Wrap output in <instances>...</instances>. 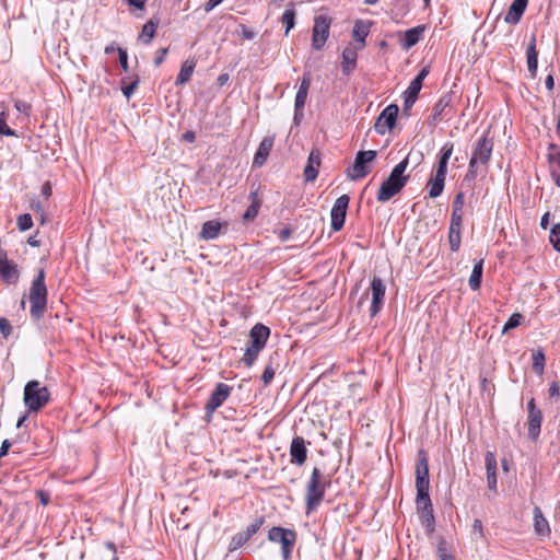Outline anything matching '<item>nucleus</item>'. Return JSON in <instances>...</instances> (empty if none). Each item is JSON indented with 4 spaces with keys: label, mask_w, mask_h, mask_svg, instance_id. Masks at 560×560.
<instances>
[{
    "label": "nucleus",
    "mask_w": 560,
    "mask_h": 560,
    "mask_svg": "<svg viewBox=\"0 0 560 560\" xmlns=\"http://www.w3.org/2000/svg\"><path fill=\"white\" fill-rule=\"evenodd\" d=\"M487 469V481L490 490H497V458L492 452H487L485 456Z\"/></svg>",
    "instance_id": "nucleus-24"
},
{
    "label": "nucleus",
    "mask_w": 560,
    "mask_h": 560,
    "mask_svg": "<svg viewBox=\"0 0 560 560\" xmlns=\"http://www.w3.org/2000/svg\"><path fill=\"white\" fill-rule=\"evenodd\" d=\"M398 112L399 108L395 104L385 107L376 119L374 125L375 131L380 135H384L386 130H390L396 124Z\"/></svg>",
    "instance_id": "nucleus-12"
},
{
    "label": "nucleus",
    "mask_w": 560,
    "mask_h": 560,
    "mask_svg": "<svg viewBox=\"0 0 560 560\" xmlns=\"http://www.w3.org/2000/svg\"><path fill=\"white\" fill-rule=\"evenodd\" d=\"M370 33V27L363 21H357L352 30V36L359 43L357 47L363 49L365 47V38Z\"/></svg>",
    "instance_id": "nucleus-30"
},
{
    "label": "nucleus",
    "mask_w": 560,
    "mask_h": 560,
    "mask_svg": "<svg viewBox=\"0 0 560 560\" xmlns=\"http://www.w3.org/2000/svg\"><path fill=\"white\" fill-rule=\"evenodd\" d=\"M242 28V35L245 39H252L254 38L255 34L253 31H250L249 28H247L245 25H242L241 26Z\"/></svg>",
    "instance_id": "nucleus-63"
},
{
    "label": "nucleus",
    "mask_w": 560,
    "mask_h": 560,
    "mask_svg": "<svg viewBox=\"0 0 560 560\" xmlns=\"http://www.w3.org/2000/svg\"><path fill=\"white\" fill-rule=\"evenodd\" d=\"M453 153V143H445L441 151L439 165L435 177L429 182V196L431 198L439 197L444 189V183L447 172V163Z\"/></svg>",
    "instance_id": "nucleus-6"
},
{
    "label": "nucleus",
    "mask_w": 560,
    "mask_h": 560,
    "mask_svg": "<svg viewBox=\"0 0 560 560\" xmlns=\"http://www.w3.org/2000/svg\"><path fill=\"white\" fill-rule=\"evenodd\" d=\"M265 346H262L260 342L256 341L255 339H249V345L245 349V353L243 357V362L247 366H252L255 360L257 359L259 352L264 349Z\"/></svg>",
    "instance_id": "nucleus-27"
},
{
    "label": "nucleus",
    "mask_w": 560,
    "mask_h": 560,
    "mask_svg": "<svg viewBox=\"0 0 560 560\" xmlns=\"http://www.w3.org/2000/svg\"><path fill=\"white\" fill-rule=\"evenodd\" d=\"M527 69L532 78L537 74L538 51L536 49V35L533 34L526 48Z\"/></svg>",
    "instance_id": "nucleus-19"
},
{
    "label": "nucleus",
    "mask_w": 560,
    "mask_h": 560,
    "mask_svg": "<svg viewBox=\"0 0 560 560\" xmlns=\"http://www.w3.org/2000/svg\"><path fill=\"white\" fill-rule=\"evenodd\" d=\"M222 224L219 221L210 220L202 224L200 237L202 240H214L219 236Z\"/></svg>",
    "instance_id": "nucleus-29"
},
{
    "label": "nucleus",
    "mask_w": 560,
    "mask_h": 560,
    "mask_svg": "<svg viewBox=\"0 0 560 560\" xmlns=\"http://www.w3.org/2000/svg\"><path fill=\"white\" fill-rule=\"evenodd\" d=\"M422 84L418 80H412L406 91L405 105H412L418 97Z\"/></svg>",
    "instance_id": "nucleus-35"
},
{
    "label": "nucleus",
    "mask_w": 560,
    "mask_h": 560,
    "mask_svg": "<svg viewBox=\"0 0 560 560\" xmlns=\"http://www.w3.org/2000/svg\"><path fill=\"white\" fill-rule=\"evenodd\" d=\"M359 47L349 44L342 51L341 69L343 74L349 75L357 67Z\"/></svg>",
    "instance_id": "nucleus-18"
},
{
    "label": "nucleus",
    "mask_w": 560,
    "mask_h": 560,
    "mask_svg": "<svg viewBox=\"0 0 560 560\" xmlns=\"http://www.w3.org/2000/svg\"><path fill=\"white\" fill-rule=\"evenodd\" d=\"M291 233H292L291 229H290V228H288V226H285V228H283V229L279 232V238H280L282 242H285L287 240H289V238H290Z\"/></svg>",
    "instance_id": "nucleus-60"
},
{
    "label": "nucleus",
    "mask_w": 560,
    "mask_h": 560,
    "mask_svg": "<svg viewBox=\"0 0 560 560\" xmlns=\"http://www.w3.org/2000/svg\"><path fill=\"white\" fill-rule=\"evenodd\" d=\"M223 0H208L205 3V11L208 13L212 11L217 5H219Z\"/></svg>",
    "instance_id": "nucleus-59"
},
{
    "label": "nucleus",
    "mask_w": 560,
    "mask_h": 560,
    "mask_svg": "<svg viewBox=\"0 0 560 560\" xmlns=\"http://www.w3.org/2000/svg\"><path fill=\"white\" fill-rule=\"evenodd\" d=\"M0 135L15 137L16 133L7 125V117L4 113H0Z\"/></svg>",
    "instance_id": "nucleus-45"
},
{
    "label": "nucleus",
    "mask_w": 560,
    "mask_h": 560,
    "mask_svg": "<svg viewBox=\"0 0 560 560\" xmlns=\"http://www.w3.org/2000/svg\"><path fill=\"white\" fill-rule=\"evenodd\" d=\"M36 495L39 498L43 505H47L50 502V494L44 490H37Z\"/></svg>",
    "instance_id": "nucleus-58"
},
{
    "label": "nucleus",
    "mask_w": 560,
    "mask_h": 560,
    "mask_svg": "<svg viewBox=\"0 0 560 560\" xmlns=\"http://www.w3.org/2000/svg\"><path fill=\"white\" fill-rule=\"evenodd\" d=\"M311 80L308 77H303L299 90L308 92Z\"/></svg>",
    "instance_id": "nucleus-61"
},
{
    "label": "nucleus",
    "mask_w": 560,
    "mask_h": 560,
    "mask_svg": "<svg viewBox=\"0 0 560 560\" xmlns=\"http://www.w3.org/2000/svg\"><path fill=\"white\" fill-rule=\"evenodd\" d=\"M167 48H160L156 54H155V58H154V65L156 67H160L163 62H164V59L167 55Z\"/></svg>",
    "instance_id": "nucleus-55"
},
{
    "label": "nucleus",
    "mask_w": 560,
    "mask_h": 560,
    "mask_svg": "<svg viewBox=\"0 0 560 560\" xmlns=\"http://www.w3.org/2000/svg\"><path fill=\"white\" fill-rule=\"evenodd\" d=\"M156 28L158 22H154L153 20L148 21L142 27L140 39L148 45L154 37Z\"/></svg>",
    "instance_id": "nucleus-36"
},
{
    "label": "nucleus",
    "mask_w": 560,
    "mask_h": 560,
    "mask_svg": "<svg viewBox=\"0 0 560 560\" xmlns=\"http://www.w3.org/2000/svg\"><path fill=\"white\" fill-rule=\"evenodd\" d=\"M550 173L557 186L560 187V150L556 144L549 145Z\"/></svg>",
    "instance_id": "nucleus-23"
},
{
    "label": "nucleus",
    "mask_w": 560,
    "mask_h": 560,
    "mask_svg": "<svg viewBox=\"0 0 560 560\" xmlns=\"http://www.w3.org/2000/svg\"><path fill=\"white\" fill-rule=\"evenodd\" d=\"M416 509L417 511L429 509L432 501L429 494L430 477H429V463L427 455L423 451L419 452L418 462L416 466Z\"/></svg>",
    "instance_id": "nucleus-1"
},
{
    "label": "nucleus",
    "mask_w": 560,
    "mask_h": 560,
    "mask_svg": "<svg viewBox=\"0 0 560 560\" xmlns=\"http://www.w3.org/2000/svg\"><path fill=\"white\" fill-rule=\"evenodd\" d=\"M33 225V219L32 215L28 213L21 214L18 218V226L21 231H27Z\"/></svg>",
    "instance_id": "nucleus-44"
},
{
    "label": "nucleus",
    "mask_w": 560,
    "mask_h": 560,
    "mask_svg": "<svg viewBox=\"0 0 560 560\" xmlns=\"http://www.w3.org/2000/svg\"><path fill=\"white\" fill-rule=\"evenodd\" d=\"M464 202H465V195H464V192L459 191L453 200L452 212H455V213L463 212Z\"/></svg>",
    "instance_id": "nucleus-48"
},
{
    "label": "nucleus",
    "mask_w": 560,
    "mask_h": 560,
    "mask_svg": "<svg viewBox=\"0 0 560 560\" xmlns=\"http://www.w3.org/2000/svg\"><path fill=\"white\" fill-rule=\"evenodd\" d=\"M408 166V156L399 162L390 172L389 176L382 183L378 192L377 201L386 202L396 196L407 184L408 177L404 175Z\"/></svg>",
    "instance_id": "nucleus-2"
},
{
    "label": "nucleus",
    "mask_w": 560,
    "mask_h": 560,
    "mask_svg": "<svg viewBox=\"0 0 560 560\" xmlns=\"http://www.w3.org/2000/svg\"><path fill=\"white\" fill-rule=\"evenodd\" d=\"M117 51H118L119 63H120L122 70L125 72H127L129 69L127 51L122 48H117Z\"/></svg>",
    "instance_id": "nucleus-51"
},
{
    "label": "nucleus",
    "mask_w": 560,
    "mask_h": 560,
    "mask_svg": "<svg viewBox=\"0 0 560 560\" xmlns=\"http://www.w3.org/2000/svg\"><path fill=\"white\" fill-rule=\"evenodd\" d=\"M320 165V153L317 150L311 151L307 164L304 168V177L306 182H313L318 175V167Z\"/></svg>",
    "instance_id": "nucleus-20"
},
{
    "label": "nucleus",
    "mask_w": 560,
    "mask_h": 560,
    "mask_svg": "<svg viewBox=\"0 0 560 560\" xmlns=\"http://www.w3.org/2000/svg\"><path fill=\"white\" fill-rule=\"evenodd\" d=\"M273 376H275L273 368L271 365L266 366L262 372V375H261L262 382L267 385L272 381Z\"/></svg>",
    "instance_id": "nucleus-53"
},
{
    "label": "nucleus",
    "mask_w": 560,
    "mask_h": 560,
    "mask_svg": "<svg viewBox=\"0 0 560 560\" xmlns=\"http://www.w3.org/2000/svg\"><path fill=\"white\" fill-rule=\"evenodd\" d=\"M385 291L386 287L384 281L380 277L374 276L371 281L372 304L370 307V315L372 317L381 312L384 304Z\"/></svg>",
    "instance_id": "nucleus-13"
},
{
    "label": "nucleus",
    "mask_w": 560,
    "mask_h": 560,
    "mask_svg": "<svg viewBox=\"0 0 560 560\" xmlns=\"http://www.w3.org/2000/svg\"><path fill=\"white\" fill-rule=\"evenodd\" d=\"M350 197L348 195H341L335 201L330 211V225L335 232L340 231L345 225L347 215V209L349 207Z\"/></svg>",
    "instance_id": "nucleus-11"
},
{
    "label": "nucleus",
    "mask_w": 560,
    "mask_h": 560,
    "mask_svg": "<svg viewBox=\"0 0 560 560\" xmlns=\"http://www.w3.org/2000/svg\"><path fill=\"white\" fill-rule=\"evenodd\" d=\"M424 31V25H418L416 27L407 30L405 32L404 39L400 42V47L405 50H408L415 45H417L420 42Z\"/></svg>",
    "instance_id": "nucleus-21"
},
{
    "label": "nucleus",
    "mask_w": 560,
    "mask_h": 560,
    "mask_svg": "<svg viewBox=\"0 0 560 560\" xmlns=\"http://www.w3.org/2000/svg\"><path fill=\"white\" fill-rule=\"evenodd\" d=\"M281 21L285 25V35H288L290 30L293 28L295 24L294 9L285 10L284 13L282 14Z\"/></svg>",
    "instance_id": "nucleus-39"
},
{
    "label": "nucleus",
    "mask_w": 560,
    "mask_h": 560,
    "mask_svg": "<svg viewBox=\"0 0 560 560\" xmlns=\"http://www.w3.org/2000/svg\"><path fill=\"white\" fill-rule=\"evenodd\" d=\"M269 335H270V329L267 326H265L262 324H256L250 329L249 339H255L256 341H258L262 346H265L269 338Z\"/></svg>",
    "instance_id": "nucleus-31"
},
{
    "label": "nucleus",
    "mask_w": 560,
    "mask_h": 560,
    "mask_svg": "<svg viewBox=\"0 0 560 560\" xmlns=\"http://www.w3.org/2000/svg\"><path fill=\"white\" fill-rule=\"evenodd\" d=\"M308 92L299 90L295 95L294 109H296V116L300 110H303Z\"/></svg>",
    "instance_id": "nucleus-43"
},
{
    "label": "nucleus",
    "mask_w": 560,
    "mask_h": 560,
    "mask_svg": "<svg viewBox=\"0 0 560 560\" xmlns=\"http://www.w3.org/2000/svg\"><path fill=\"white\" fill-rule=\"evenodd\" d=\"M493 149V141L488 138L487 135H483L476 143V147L472 151L467 177L475 178L478 171V163L482 165H487L490 161L491 153Z\"/></svg>",
    "instance_id": "nucleus-7"
},
{
    "label": "nucleus",
    "mask_w": 560,
    "mask_h": 560,
    "mask_svg": "<svg viewBox=\"0 0 560 560\" xmlns=\"http://www.w3.org/2000/svg\"><path fill=\"white\" fill-rule=\"evenodd\" d=\"M232 387L225 383H219L208 399L205 409L208 415L213 413L228 399Z\"/></svg>",
    "instance_id": "nucleus-14"
},
{
    "label": "nucleus",
    "mask_w": 560,
    "mask_h": 560,
    "mask_svg": "<svg viewBox=\"0 0 560 560\" xmlns=\"http://www.w3.org/2000/svg\"><path fill=\"white\" fill-rule=\"evenodd\" d=\"M482 268H483V260L480 259L478 262L475 264L472 272L469 277L468 284L471 290H478L480 288L481 278H482Z\"/></svg>",
    "instance_id": "nucleus-32"
},
{
    "label": "nucleus",
    "mask_w": 560,
    "mask_h": 560,
    "mask_svg": "<svg viewBox=\"0 0 560 560\" xmlns=\"http://www.w3.org/2000/svg\"><path fill=\"white\" fill-rule=\"evenodd\" d=\"M50 398L49 390L46 386H40L38 381H30L24 387V404L28 411L40 410Z\"/></svg>",
    "instance_id": "nucleus-5"
},
{
    "label": "nucleus",
    "mask_w": 560,
    "mask_h": 560,
    "mask_svg": "<svg viewBox=\"0 0 560 560\" xmlns=\"http://www.w3.org/2000/svg\"><path fill=\"white\" fill-rule=\"evenodd\" d=\"M265 522L264 517H259L255 520L252 524H249L244 532H242L248 539H250L262 526Z\"/></svg>",
    "instance_id": "nucleus-42"
},
{
    "label": "nucleus",
    "mask_w": 560,
    "mask_h": 560,
    "mask_svg": "<svg viewBox=\"0 0 560 560\" xmlns=\"http://www.w3.org/2000/svg\"><path fill=\"white\" fill-rule=\"evenodd\" d=\"M463 212H452L450 229L462 230Z\"/></svg>",
    "instance_id": "nucleus-50"
},
{
    "label": "nucleus",
    "mask_w": 560,
    "mask_h": 560,
    "mask_svg": "<svg viewBox=\"0 0 560 560\" xmlns=\"http://www.w3.org/2000/svg\"><path fill=\"white\" fill-rule=\"evenodd\" d=\"M550 398H558L560 396V388L557 382H552L548 389Z\"/></svg>",
    "instance_id": "nucleus-57"
},
{
    "label": "nucleus",
    "mask_w": 560,
    "mask_h": 560,
    "mask_svg": "<svg viewBox=\"0 0 560 560\" xmlns=\"http://www.w3.org/2000/svg\"><path fill=\"white\" fill-rule=\"evenodd\" d=\"M472 529L475 532H478L481 536L483 535V527H482V523L480 520L477 518L474 521Z\"/></svg>",
    "instance_id": "nucleus-64"
},
{
    "label": "nucleus",
    "mask_w": 560,
    "mask_h": 560,
    "mask_svg": "<svg viewBox=\"0 0 560 560\" xmlns=\"http://www.w3.org/2000/svg\"><path fill=\"white\" fill-rule=\"evenodd\" d=\"M462 230L450 229L448 231V243L452 252H457L462 242Z\"/></svg>",
    "instance_id": "nucleus-38"
},
{
    "label": "nucleus",
    "mask_w": 560,
    "mask_h": 560,
    "mask_svg": "<svg viewBox=\"0 0 560 560\" xmlns=\"http://www.w3.org/2000/svg\"><path fill=\"white\" fill-rule=\"evenodd\" d=\"M419 515L420 523L425 528L428 535H432L435 530V517L433 514V505L429 506V509L417 511Z\"/></svg>",
    "instance_id": "nucleus-26"
},
{
    "label": "nucleus",
    "mask_w": 560,
    "mask_h": 560,
    "mask_svg": "<svg viewBox=\"0 0 560 560\" xmlns=\"http://www.w3.org/2000/svg\"><path fill=\"white\" fill-rule=\"evenodd\" d=\"M328 486H330L329 477H325L318 468H314L306 488L307 514L319 505Z\"/></svg>",
    "instance_id": "nucleus-4"
},
{
    "label": "nucleus",
    "mask_w": 560,
    "mask_h": 560,
    "mask_svg": "<svg viewBox=\"0 0 560 560\" xmlns=\"http://www.w3.org/2000/svg\"><path fill=\"white\" fill-rule=\"evenodd\" d=\"M249 197L252 199V205L246 209L245 213L243 214V219L246 221L254 220L257 217L260 207V200L257 198V192H250Z\"/></svg>",
    "instance_id": "nucleus-34"
},
{
    "label": "nucleus",
    "mask_w": 560,
    "mask_h": 560,
    "mask_svg": "<svg viewBox=\"0 0 560 560\" xmlns=\"http://www.w3.org/2000/svg\"><path fill=\"white\" fill-rule=\"evenodd\" d=\"M138 83H139V80H135L132 81L130 84H128L127 86L122 88V93L124 95L129 98L136 91L137 86H138Z\"/></svg>",
    "instance_id": "nucleus-56"
},
{
    "label": "nucleus",
    "mask_w": 560,
    "mask_h": 560,
    "mask_svg": "<svg viewBox=\"0 0 560 560\" xmlns=\"http://www.w3.org/2000/svg\"><path fill=\"white\" fill-rule=\"evenodd\" d=\"M438 556L440 560H455L454 556L447 552L446 541L441 539L438 545Z\"/></svg>",
    "instance_id": "nucleus-47"
},
{
    "label": "nucleus",
    "mask_w": 560,
    "mask_h": 560,
    "mask_svg": "<svg viewBox=\"0 0 560 560\" xmlns=\"http://www.w3.org/2000/svg\"><path fill=\"white\" fill-rule=\"evenodd\" d=\"M541 421V411L528 413V436L530 440L536 441L538 439L540 433Z\"/></svg>",
    "instance_id": "nucleus-28"
},
{
    "label": "nucleus",
    "mask_w": 560,
    "mask_h": 560,
    "mask_svg": "<svg viewBox=\"0 0 560 560\" xmlns=\"http://www.w3.org/2000/svg\"><path fill=\"white\" fill-rule=\"evenodd\" d=\"M195 69V62L186 60L180 68V71L176 78V84L182 85L186 82H188L192 75Z\"/></svg>",
    "instance_id": "nucleus-33"
},
{
    "label": "nucleus",
    "mask_w": 560,
    "mask_h": 560,
    "mask_svg": "<svg viewBox=\"0 0 560 560\" xmlns=\"http://www.w3.org/2000/svg\"><path fill=\"white\" fill-rule=\"evenodd\" d=\"M291 462L298 466H302L307 458V448L305 440L302 436L293 438L290 445Z\"/></svg>",
    "instance_id": "nucleus-16"
},
{
    "label": "nucleus",
    "mask_w": 560,
    "mask_h": 560,
    "mask_svg": "<svg viewBox=\"0 0 560 560\" xmlns=\"http://www.w3.org/2000/svg\"><path fill=\"white\" fill-rule=\"evenodd\" d=\"M546 357L544 350L539 348L533 353V370L536 374L542 375L545 371Z\"/></svg>",
    "instance_id": "nucleus-37"
},
{
    "label": "nucleus",
    "mask_w": 560,
    "mask_h": 560,
    "mask_svg": "<svg viewBox=\"0 0 560 560\" xmlns=\"http://www.w3.org/2000/svg\"><path fill=\"white\" fill-rule=\"evenodd\" d=\"M14 107L16 108L18 112L25 114V115H28L31 112V104H28L25 101H20V100L15 101Z\"/></svg>",
    "instance_id": "nucleus-52"
},
{
    "label": "nucleus",
    "mask_w": 560,
    "mask_h": 560,
    "mask_svg": "<svg viewBox=\"0 0 560 560\" xmlns=\"http://www.w3.org/2000/svg\"><path fill=\"white\" fill-rule=\"evenodd\" d=\"M550 242L553 245L555 249L560 253V223L556 224L551 229Z\"/></svg>",
    "instance_id": "nucleus-46"
},
{
    "label": "nucleus",
    "mask_w": 560,
    "mask_h": 560,
    "mask_svg": "<svg viewBox=\"0 0 560 560\" xmlns=\"http://www.w3.org/2000/svg\"><path fill=\"white\" fill-rule=\"evenodd\" d=\"M527 4L528 0H513L504 16V22L512 25L518 24L527 8Z\"/></svg>",
    "instance_id": "nucleus-17"
},
{
    "label": "nucleus",
    "mask_w": 560,
    "mask_h": 560,
    "mask_svg": "<svg viewBox=\"0 0 560 560\" xmlns=\"http://www.w3.org/2000/svg\"><path fill=\"white\" fill-rule=\"evenodd\" d=\"M273 143H275L273 136H267L261 140V142L259 143L258 150L254 156L255 165L261 166L267 161V158L273 147Z\"/></svg>",
    "instance_id": "nucleus-22"
},
{
    "label": "nucleus",
    "mask_w": 560,
    "mask_h": 560,
    "mask_svg": "<svg viewBox=\"0 0 560 560\" xmlns=\"http://www.w3.org/2000/svg\"><path fill=\"white\" fill-rule=\"evenodd\" d=\"M11 446V443L9 442V440H4L0 446V458L5 456L8 454V451Z\"/></svg>",
    "instance_id": "nucleus-62"
},
{
    "label": "nucleus",
    "mask_w": 560,
    "mask_h": 560,
    "mask_svg": "<svg viewBox=\"0 0 560 560\" xmlns=\"http://www.w3.org/2000/svg\"><path fill=\"white\" fill-rule=\"evenodd\" d=\"M28 300L31 303L30 313L35 319H39L47 306V287L45 283V270L42 268L38 270L36 278L33 280Z\"/></svg>",
    "instance_id": "nucleus-3"
},
{
    "label": "nucleus",
    "mask_w": 560,
    "mask_h": 560,
    "mask_svg": "<svg viewBox=\"0 0 560 560\" xmlns=\"http://www.w3.org/2000/svg\"><path fill=\"white\" fill-rule=\"evenodd\" d=\"M523 319V316L520 313H514L511 315V317L508 319V322L504 324L502 328V332L505 334L511 329L516 328L521 325V320Z\"/></svg>",
    "instance_id": "nucleus-40"
},
{
    "label": "nucleus",
    "mask_w": 560,
    "mask_h": 560,
    "mask_svg": "<svg viewBox=\"0 0 560 560\" xmlns=\"http://www.w3.org/2000/svg\"><path fill=\"white\" fill-rule=\"evenodd\" d=\"M12 331L13 328L10 322L4 317H0V334L2 337L7 339L9 336H11Z\"/></svg>",
    "instance_id": "nucleus-49"
},
{
    "label": "nucleus",
    "mask_w": 560,
    "mask_h": 560,
    "mask_svg": "<svg viewBox=\"0 0 560 560\" xmlns=\"http://www.w3.org/2000/svg\"><path fill=\"white\" fill-rule=\"evenodd\" d=\"M106 551L108 552V557H109V560H118V557H117V550H116V546L113 541H107L105 542L104 545Z\"/></svg>",
    "instance_id": "nucleus-54"
},
{
    "label": "nucleus",
    "mask_w": 560,
    "mask_h": 560,
    "mask_svg": "<svg viewBox=\"0 0 560 560\" xmlns=\"http://www.w3.org/2000/svg\"><path fill=\"white\" fill-rule=\"evenodd\" d=\"M376 151H359L355 155L351 170H348V176L352 180H359L370 173L369 164L376 159Z\"/></svg>",
    "instance_id": "nucleus-9"
},
{
    "label": "nucleus",
    "mask_w": 560,
    "mask_h": 560,
    "mask_svg": "<svg viewBox=\"0 0 560 560\" xmlns=\"http://www.w3.org/2000/svg\"><path fill=\"white\" fill-rule=\"evenodd\" d=\"M0 279L8 284L16 283L19 280L18 266L10 261L7 253L0 248Z\"/></svg>",
    "instance_id": "nucleus-15"
},
{
    "label": "nucleus",
    "mask_w": 560,
    "mask_h": 560,
    "mask_svg": "<svg viewBox=\"0 0 560 560\" xmlns=\"http://www.w3.org/2000/svg\"><path fill=\"white\" fill-rule=\"evenodd\" d=\"M268 539L271 542H279L281 545L282 557L287 560L290 558L295 545L296 533L293 529L275 526L268 532Z\"/></svg>",
    "instance_id": "nucleus-8"
},
{
    "label": "nucleus",
    "mask_w": 560,
    "mask_h": 560,
    "mask_svg": "<svg viewBox=\"0 0 560 560\" xmlns=\"http://www.w3.org/2000/svg\"><path fill=\"white\" fill-rule=\"evenodd\" d=\"M249 539L241 532L234 535L231 539L229 549L230 551H234L242 546H244Z\"/></svg>",
    "instance_id": "nucleus-41"
},
{
    "label": "nucleus",
    "mask_w": 560,
    "mask_h": 560,
    "mask_svg": "<svg viewBox=\"0 0 560 560\" xmlns=\"http://www.w3.org/2000/svg\"><path fill=\"white\" fill-rule=\"evenodd\" d=\"M534 529L537 535L542 537H548L551 532L549 523L545 518L542 511L539 506L534 508Z\"/></svg>",
    "instance_id": "nucleus-25"
},
{
    "label": "nucleus",
    "mask_w": 560,
    "mask_h": 560,
    "mask_svg": "<svg viewBox=\"0 0 560 560\" xmlns=\"http://www.w3.org/2000/svg\"><path fill=\"white\" fill-rule=\"evenodd\" d=\"M331 20L326 15H318L314 19L313 34H312V47L316 50H320L328 36Z\"/></svg>",
    "instance_id": "nucleus-10"
}]
</instances>
